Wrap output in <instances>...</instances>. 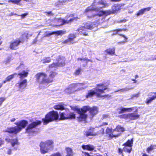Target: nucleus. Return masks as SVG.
Segmentation results:
<instances>
[{
    "mask_svg": "<svg viewBox=\"0 0 156 156\" xmlns=\"http://www.w3.org/2000/svg\"><path fill=\"white\" fill-rule=\"evenodd\" d=\"M3 83H0V88H1L2 87V85L3 84Z\"/></svg>",
    "mask_w": 156,
    "mask_h": 156,
    "instance_id": "obj_62",
    "label": "nucleus"
},
{
    "mask_svg": "<svg viewBox=\"0 0 156 156\" xmlns=\"http://www.w3.org/2000/svg\"><path fill=\"white\" fill-rule=\"evenodd\" d=\"M120 118H124L125 119H129V114H124L120 116Z\"/></svg>",
    "mask_w": 156,
    "mask_h": 156,
    "instance_id": "obj_39",
    "label": "nucleus"
},
{
    "mask_svg": "<svg viewBox=\"0 0 156 156\" xmlns=\"http://www.w3.org/2000/svg\"><path fill=\"white\" fill-rule=\"evenodd\" d=\"M5 152L8 155H11L12 154V150L11 149L6 148L4 149Z\"/></svg>",
    "mask_w": 156,
    "mask_h": 156,
    "instance_id": "obj_38",
    "label": "nucleus"
},
{
    "mask_svg": "<svg viewBox=\"0 0 156 156\" xmlns=\"http://www.w3.org/2000/svg\"><path fill=\"white\" fill-rule=\"evenodd\" d=\"M58 67V64L56 63H53L49 66V70L55 69Z\"/></svg>",
    "mask_w": 156,
    "mask_h": 156,
    "instance_id": "obj_31",
    "label": "nucleus"
},
{
    "mask_svg": "<svg viewBox=\"0 0 156 156\" xmlns=\"http://www.w3.org/2000/svg\"><path fill=\"white\" fill-rule=\"evenodd\" d=\"M81 69L80 68H79L77 69L75 72L74 73V74L76 76L80 74Z\"/></svg>",
    "mask_w": 156,
    "mask_h": 156,
    "instance_id": "obj_40",
    "label": "nucleus"
},
{
    "mask_svg": "<svg viewBox=\"0 0 156 156\" xmlns=\"http://www.w3.org/2000/svg\"><path fill=\"white\" fill-rule=\"evenodd\" d=\"M95 2H93L92 5L87 7L85 10L84 12L85 13H87L93 10H95L96 11H99V12L96 15H94L91 16H88V18H93L94 19H99V18L100 16L103 15H107L112 13H117L120 9L121 6L120 5L115 4L112 7V11L108 10L105 11L100 10V8H102L106 6L107 4H105L103 1L101 0L98 2V3L100 5H102V6L98 7L97 8H94L93 6L95 5Z\"/></svg>",
    "mask_w": 156,
    "mask_h": 156,
    "instance_id": "obj_1",
    "label": "nucleus"
},
{
    "mask_svg": "<svg viewBox=\"0 0 156 156\" xmlns=\"http://www.w3.org/2000/svg\"><path fill=\"white\" fill-rule=\"evenodd\" d=\"M82 153L83 154V156H92L90 155L89 153L87 152H83Z\"/></svg>",
    "mask_w": 156,
    "mask_h": 156,
    "instance_id": "obj_51",
    "label": "nucleus"
},
{
    "mask_svg": "<svg viewBox=\"0 0 156 156\" xmlns=\"http://www.w3.org/2000/svg\"><path fill=\"white\" fill-rule=\"evenodd\" d=\"M41 123V121L36 120L29 124L26 129V132L27 133H31L34 132L35 127Z\"/></svg>",
    "mask_w": 156,
    "mask_h": 156,
    "instance_id": "obj_11",
    "label": "nucleus"
},
{
    "mask_svg": "<svg viewBox=\"0 0 156 156\" xmlns=\"http://www.w3.org/2000/svg\"><path fill=\"white\" fill-rule=\"evenodd\" d=\"M122 30V29H117L116 30H114L113 32V33L112 34H116L117 32L119 31H121V30Z\"/></svg>",
    "mask_w": 156,
    "mask_h": 156,
    "instance_id": "obj_48",
    "label": "nucleus"
},
{
    "mask_svg": "<svg viewBox=\"0 0 156 156\" xmlns=\"http://www.w3.org/2000/svg\"><path fill=\"white\" fill-rule=\"evenodd\" d=\"M113 2H118L121 1V0H111Z\"/></svg>",
    "mask_w": 156,
    "mask_h": 156,
    "instance_id": "obj_60",
    "label": "nucleus"
},
{
    "mask_svg": "<svg viewBox=\"0 0 156 156\" xmlns=\"http://www.w3.org/2000/svg\"><path fill=\"white\" fill-rule=\"evenodd\" d=\"M54 108L57 110H62L64 109V106L61 104L55 105Z\"/></svg>",
    "mask_w": 156,
    "mask_h": 156,
    "instance_id": "obj_30",
    "label": "nucleus"
},
{
    "mask_svg": "<svg viewBox=\"0 0 156 156\" xmlns=\"http://www.w3.org/2000/svg\"><path fill=\"white\" fill-rule=\"evenodd\" d=\"M16 75V73H14L8 76L6 78L5 80L3 81V83H5L7 82L10 81L11 80L13 79L15 76Z\"/></svg>",
    "mask_w": 156,
    "mask_h": 156,
    "instance_id": "obj_25",
    "label": "nucleus"
},
{
    "mask_svg": "<svg viewBox=\"0 0 156 156\" xmlns=\"http://www.w3.org/2000/svg\"><path fill=\"white\" fill-rule=\"evenodd\" d=\"M140 117V115L135 113L129 114V119L131 120H136Z\"/></svg>",
    "mask_w": 156,
    "mask_h": 156,
    "instance_id": "obj_23",
    "label": "nucleus"
},
{
    "mask_svg": "<svg viewBox=\"0 0 156 156\" xmlns=\"http://www.w3.org/2000/svg\"><path fill=\"white\" fill-rule=\"evenodd\" d=\"M23 66V64H21L18 67V68H17V69H20Z\"/></svg>",
    "mask_w": 156,
    "mask_h": 156,
    "instance_id": "obj_57",
    "label": "nucleus"
},
{
    "mask_svg": "<svg viewBox=\"0 0 156 156\" xmlns=\"http://www.w3.org/2000/svg\"><path fill=\"white\" fill-rule=\"evenodd\" d=\"M37 41V38L34 39V40L33 41V43L35 44Z\"/></svg>",
    "mask_w": 156,
    "mask_h": 156,
    "instance_id": "obj_58",
    "label": "nucleus"
},
{
    "mask_svg": "<svg viewBox=\"0 0 156 156\" xmlns=\"http://www.w3.org/2000/svg\"><path fill=\"white\" fill-rule=\"evenodd\" d=\"M134 107L128 108H121L120 111L119 112V113L121 114L122 113H123L126 112H131V111L134 110Z\"/></svg>",
    "mask_w": 156,
    "mask_h": 156,
    "instance_id": "obj_24",
    "label": "nucleus"
},
{
    "mask_svg": "<svg viewBox=\"0 0 156 156\" xmlns=\"http://www.w3.org/2000/svg\"><path fill=\"white\" fill-rule=\"evenodd\" d=\"M154 147V145H151L150 146L147 148L146 150L147 152L149 154L150 153V152L153 150Z\"/></svg>",
    "mask_w": 156,
    "mask_h": 156,
    "instance_id": "obj_37",
    "label": "nucleus"
},
{
    "mask_svg": "<svg viewBox=\"0 0 156 156\" xmlns=\"http://www.w3.org/2000/svg\"><path fill=\"white\" fill-rule=\"evenodd\" d=\"M85 83H73L70 84L68 88L65 89V92L68 94L73 93L75 91V88L81 87L78 88V90H82L87 88L88 85H86Z\"/></svg>",
    "mask_w": 156,
    "mask_h": 156,
    "instance_id": "obj_9",
    "label": "nucleus"
},
{
    "mask_svg": "<svg viewBox=\"0 0 156 156\" xmlns=\"http://www.w3.org/2000/svg\"><path fill=\"white\" fill-rule=\"evenodd\" d=\"M28 15L27 13H25L24 14H22L21 16L22 18H23L25 17L26 16H27Z\"/></svg>",
    "mask_w": 156,
    "mask_h": 156,
    "instance_id": "obj_53",
    "label": "nucleus"
},
{
    "mask_svg": "<svg viewBox=\"0 0 156 156\" xmlns=\"http://www.w3.org/2000/svg\"><path fill=\"white\" fill-rule=\"evenodd\" d=\"M22 0H9V2H11L13 3L16 4L20 5H23L24 3L21 2Z\"/></svg>",
    "mask_w": 156,
    "mask_h": 156,
    "instance_id": "obj_26",
    "label": "nucleus"
},
{
    "mask_svg": "<svg viewBox=\"0 0 156 156\" xmlns=\"http://www.w3.org/2000/svg\"><path fill=\"white\" fill-rule=\"evenodd\" d=\"M78 61L80 60V61H86L87 60L88 61H90V60L87 59V58H78L77 59Z\"/></svg>",
    "mask_w": 156,
    "mask_h": 156,
    "instance_id": "obj_47",
    "label": "nucleus"
},
{
    "mask_svg": "<svg viewBox=\"0 0 156 156\" xmlns=\"http://www.w3.org/2000/svg\"><path fill=\"white\" fill-rule=\"evenodd\" d=\"M120 35L124 38V41H123L118 42L117 43L118 44H124L126 42H127V39L128 38L122 34H120Z\"/></svg>",
    "mask_w": 156,
    "mask_h": 156,
    "instance_id": "obj_34",
    "label": "nucleus"
},
{
    "mask_svg": "<svg viewBox=\"0 0 156 156\" xmlns=\"http://www.w3.org/2000/svg\"><path fill=\"white\" fill-rule=\"evenodd\" d=\"M124 131V129L123 127H121L120 126H117L116 129H114L112 131V134L115 137L118 136H119V133L116 134V132H123Z\"/></svg>",
    "mask_w": 156,
    "mask_h": 156,
    "instance_id": "obj_16",
    "label": "nucleus"
},
{
    "mask_svg": "<svg viewBox=\"0 0 156 156\" xmlns=\"http://www.w3.org/2000/svg\"><path fill=\"white\" fill-rule=\"evenodd\" d=\"M153 100V99L151 97H150L148 98H147L146 100V103L147 104H149V103H151Z\"/></svg>",
    "mask_w": 156,
    "mask_h": 156,
    "instance_id": "obj_45",
    "label": "nucleus"
},
{
    "mask_svg": "<svg viewBox=\"0 0 156 156\" xmlns=\"http://www.w3.org/2000/svg\"><path fill=\"white\" fill-rule=\"evenodd\" d=\"M151 96L152 97L151 98L153 99V100H154L156 98V92H151Z\"/></svg>",
    "mask_w": 156,
    "mask_h": 156,
    "instance_id": "obj_42",
    "label": "nucleus"
},
{
    "mask_svg": "<svg viewBox=\"0 0 156 156\" xmlns=\"http://www.w3.org/2000/svg\"><path fill=\"white\" fill-rule=\"evenodd\" d=\"M53 142L51 140L41 142L40 144V151L41 154H45L51 150L53 147Z\"/></svg>",
    "mask_w": 156,
    "mask_h": 156,
    "instance_id": "obj_5",
    "label": "nucleus"
},
{
    "mask_svg": "<svg viewBox=\"0 0 156 156\" xmlns=\"http://www.w3.org/2000/svg\"><path fill=\"white\" fill-rule=\"evenodd\" d=\"M96 156H102V155L100 154L96 155Z\"/></svg>",
    "mask_w": 156,
    "mask_h": 156,
    "instance_id": "obj_64",
    "label": "nucleus"
},
{
    "mask_svg": "<svg viewBox=\"0 0 156 156\" xmlns=\"http://www.w3.org/2000/svg\"><path fill=\"white\" fill-rule=\"evenodd\" d=\"M151 7H148L144 8L140 10L137 13V15L139 16L143 15L146 11H149L151 10Z\"/></svg>",
    "mask_w": 156,
    "mask_h": 156,
    "instance_id": "obj_22",
    "label": "nucleus"
},
{
    "mask_svg": "<svg viewBox=\"0 0 156 156\" xmlns=\"http://www.w3.org/2000/svg\"><path fill=\"white\" fill-rule=\"evenodd\" d=\"M73 16V15L72 14H68L66 17L68 18L70 17H72Z\"/></svg>",
    "mask_w": 156,
    "mask_h": 156,
    "instance_id": "obj_54",
    "label": "nucleus"
},
{
    "mask_svg": "<svg viewBox=\"0 0 156 156\" xmlns=\"http://www.w3.org/2000/svg\"><path fill=\"white\" fill-rule=\"evenodd\" d=\"M105 52L108 54L111 55H113L115 54V47L109 48L105 50Z\"/></svg>",
    "mask_w": 156,
    "mask_h": 156,
    "instance_id": "obj_21",
    "label": "nucleus"
},
{
    "mask_svg": "<svg viewBox=\"0 0 156 156\" xmlns=\"http://www.w3.org/2000/svg\"><path fill=\"white\" fill-rule=\"evenodd\" d=\"M104 129L102 128V129L100 131L98 132V133L99 134H103L104 133Z\"/></svg>",
    "mask_w": 156,
    "mask_h": 156,
    "instance_id": "obj_52",
    "label": "nucleus"
},
{
    "mask_svg": "<svg viewBox=\"0 0 156 156\" xmlns=\"http://www.w3.org/2000/svg\"><path fill=\"white\" fill-rule=\"evenodd\" d=\"M60 119H74L75 118V115L73 113H70L66 114L65 112H62L60 114Z\"/></svg>",
    "mask_w": 156,
    "mask_h": 156,
    "instance_id": "obj_13",
    "label": "nucleus"
},
{
    "mask_svg": "<svg viewBox=\"0 0 156 156\" xmlns=\"http://www.w3.org/2000/svg\"><path fill=\"white\" fill-rule=\"evenodd\" d=\"M28 123V122L25 120H23L16 122L14 124L17 125V126L8 128L4 130V131L8 132L9 133H13L14 134H16L20 132L22 129L24 128Z\"/></svg>",
    "mask_w": 156,
    "mask_h": 156,
    "instance_id": "obj_4",
    "label": "nucleus"
},
{
    "mask_svg": "<svg viewBox=\"0 0 156 156\" xmlns=\"http://www.w3.org/2000/svg\"><path fill=\"white\" fill-rule=\"evenodd\" d=\"M4 142V141L2 140L0 138V146L1 145L3 144Z\"/></svg>",
    "mask_w": 156,
    "mask_h": 156,
    "instance_id": "obj_55",
    "label": "nucleus"
},
{
    "mask_svg": "<svg viewBox=\"0 0 156 156\" xmlns=\"http://www.w3.org/2000/svg\"><path fill=\"white\" fill-rule=\"evenodd\" d=\"M56 72L51 71L49 75V77L47 78V75L44 73H39L35 76L36 81L39 84V87L41 88H45L48 86V84L53 81V79L56 75Z\"/></svg>",
    "mask_w": 156,
    "mask_h": 156,
    "instance_id": "obj_2",
    "label": "nucleus"
},
{
    "mask_svg": "<svg viewBox=\"0 0 156 156\" xmlns=\"http://www.w3.org/2000/svg\"><path fill=\"white\" fill-rule=\"evenodd\" d=\"M49 156H62V154L59 152L53 154Z\"/></svg>",
    "mask_w": 156,
    "mask_h": 156,
    "instance_id": "obj_43",
    "label": "nucleus"
},
{
    "mask_svg": "<svg viewBox=\"0 0 156 156\" xmlns=\"http://www.w3.org/2000/svg\"><path fill=\"white\" fill-rule=\"evenodd\" d=\"M45 13H46V15L48 16H52L53 15V14L51 12V11L45 12Z\"/></svg>",
    "mask_w": 156,
    "mask_h": 156,
    "instance_id": "obj_50",
    "label": "nucleus"
},
{
    "mask_svg": "<svg viewBox=\"0 0 156 156\" xmlns=\"http://www.w3.org/2000/svg\"><path fill=\"white\" fill-rule=\"evenodd\" d=\"M65 32L62 30H58L56 31L51 32L48 34L49 35H51L53 34H56L58 35H62L64 34Z\"/></svg>",
    "mask_w": 156,
    "mask_h": 156,
    "instance_id": "obj_29",
    "label": "nucleus"
},
{
    "mask_svg": "<svg viewBox=\"0 0 156 156\" xmlns=\"http://www.w3.org/2000/svg\"><path fill=\"white\" fill-rule=\"evenodd\" d=\"M94 129L90 128L88 130L84 131V134L87 136L95 135L97 134L96 133L94 132Z\"/></svg>",
    "mask_w": 156,
    "mask_h": 156,
    "instance_id": "obj_17",
    "label": "nucleus"
},
{
    "mask_svg": "<svg viewBox=\"0 0 156 156\" xmlns=\"http://www.w3.org/2000/svg\"><path fill=\"white\" fill-rule=\"evenodd\" d=\"M99 19H98V21L95 22L90 23L88 22L84 26H82L79 28L77 29V33L81 34H83L85 35H87L85 31L86 29H88L91 30L94 27H96L100 23L98 22Z\"/></svg>",
    "mask_w": 156,
    "mask_h": 156,
    "instance_id": "obj_7",
    "label": "nucleus"
},
{
    "mask_svg": "<svg viewBox=\"0 0 156 156\" xmlns=\"http://www.w3.org/2000/svg\"><path fill=\"white\" fill-rule=\"evenodd\" d=\"M67 153L66 156H72L73 154L72 149L69 147H66L65 149Z\"/></svg>",
    "mask_w": 156,
    "mask_h": 156,
    "instance_id": "obj_28",
    "label": "nucleus"
},
{
    "mask_svg": "<svg viewBox=\"0 0 156 156\" xmlns=\"http://www.w3.org/2000/svg\"><path fill=\"white\" fill-rule=\"evenodd\" d=\"M97 86L95 89V91L92 90L88 91V93L86 95L87 98H91L94 94H96L98 97H101V94L104 93L105 90L107 89V87L103 84H98Z\"/></svg>",
    "mask_w": 156,
    "mask_h": 156,
    "instance_id": "obj_6",
    "label": "nucleus"
},
{
    "mask_svg": "<svg viewBox=\"0 0 156 156\" xmlns=\"http://www.w3.org/2000/svg\"><path fill=\"white\" fill-rule=\"evenodd\" d=\"M88 111H89L90 114L93 116L97 113L98 109L96 107L90 108L88 106H84L81 109V110H79L77 111L79 115L77 117V119L79 121H84L86 119L87 115L85 113Z\"/></svg>",
    "mask_w": 156,
    "mask_h": 156,
    "instance_id": "obj_3",
    "label": "nucleus"
},
{
    "mask_svg": "<svg viewBox=\"0 0 156 156\" xmlns=\"http://www.w3.org/2000/svg\"><path fill=\"white\" fill-rule=\"evenodd\" d=\"M16 120V119L15 118H12V119H10V121L11 122H14Z\"/></svg>",
    "mask_w": 156,
    "mask_h": 156,
    "instance_id": "obj_56",
    "label": "nucleus"
},
{
    "mask_svg": "<svg viewBox=\"0 0 156 156\" xmlns=\"http://www.w3.org/2000/svg\"><path fill=\"white\" fill-rule=\"evenodd\" d=\"M107 124H108V123L107 122H103V123L102 125H107Z\"/></svg>",
    "mask_w": 156,
    "mask_h": 156,
    "instance_id": "obj_61",
    "label": "nucleus"
},
{
    "mask_svg": "<svg viewBox=\"0 0 156 156\" xmlns=\"http://www.w3.org/2000/svg\"><path fill=\"white\" fill-rule=\"evenodd\" d=\"M6 98L4 97H0V107L1 106L5 100Z\"/></svg>",
    "mask_w": 156,
    "mask_h": 156,
    "instance_id": "obj_41",
    "label": "nucleus"
},
{
    "mask_svg": "<svg viewBox=\"0 0 156 156\" xmlns=\"http://www.w3.org/2000/svg\"><path fill=\"white\" fill-rule=\"evenodd\" d=\"M140 96V93L138 92L137 94H133L132 95V98H138Z\"/></svg>",
    "mask_w": 156,
    "mask_h": 156,
    "instance_id": "obj_44",
    "label": "nucleus"
},
{
    "mask_svg": "<svg viewBox=\"0 0 156 156\" xmlns=\"http://www.w3.org/2000/svg\"><path fill=\"white\" fill-rule=\"evenodd\" d=\"M28 74V72L27 71H23L19 73L18 74L20 79V81L16 84V86L18 87L20 90H22L26 87L27 85V80H23V79L27 77Z\"/></svg>",
    "mask_w": 156,
    "mask_h": 156,
    "instance_id": "obj_8",
    "label": "nucleus"
},
{
    "mask_svg": "<svg viewBox=\"0 0 156 156\" xmlns=\"http://www.w3.org/2000/svg\"><path fill=\"white\" fill-rule=\"evenodd\" d=\"M133 144V139H131L130 140H128L123 145L125 146L123 148L124 151L129 153L131 152L132 149V147Z\"/></svg>",
    "mask_w": 156,
    "mask_h": 156,
    "instance_id": "obj_12",
    "label": "nucleus"
},
{
    "mask_svg": "<svg viewBox=\"0 0 156 156\" xmlns=\"http://www.w3.org/2000/svg\"><path fill=\"white\" fill-rule=\"evenodd\" d=\"M1 39H2L1 37H0V45L2 44V41H1Z\"/></svg>",
    "mask_w": 156,
    "mask_h": 156,
    "instance_id": "obj_63",
    "label": "nucleus"
},
{
    "mask_svg": "<svg viewBox=\"0 0 156 156\" xmlns=\"http://www.w3.org/2000/svg\"><path fill=\"white\" fill-rule=\"evenodd\" d=\"M151 60H156V55H152L151 58Z\"/></svg>",
    "mask_w": 156,
    "mask_h": 156,
    "instance_id": "obj_49",
    "label": "nucleus"
},
{
    "mask_svg": "<svg viewBox=\"0 0 156 156\" xmlns=\"http://www.w3.org/2000/svg\"><path fill=\"white\" fill-rule=\"evenodd\" d=\"M133 87H126L125 88L122 89L120 90L116 91H115V92H123L125 91H127L129 90H132L133 89Z\"/></svg>",
    "mask_w": 156,
    "mask_h": 156,
    "instance_id": "obj_32",
    "label": "nucleus"
},
{
    "mask_svg": "<svg viewBox=\"0 0 156 156\" xmlns=\"http://www.w3.org/2000/svg\"><path fill=\"white\" fill-rule=\"evenodd\" d=\"M41 62L43 63H48L51 62V59L50 58H46L44 59L41 60Z\"/></svg>",
    "mask_w": 156,
    "mask_h": 156,
    "instance_id": "obj_36",
    "label": "nucleus"
},
{
    "mask_svg": "<svg viewBox=\"0 0 156 156\" xmlns=\"http://www.w3.org/2000/svg\"><path fill=\"white\" fill-rule=\"evenodd\" d=\"M112 129H110L108 128L106 130V132L107 133L109 134V136L112 138L113 137H115V136H113L112 134Z\"/></svg>",
    "mask_w": 156,
    "mask_h": 156,
    "instance_id": "obj_33",
    "label": "nucleus"
},
{
    "mask_svg": "<svg viewBox=\"0 0 156 156\" xmlns=\"http://www.w3.org/2000/svg\"><path fill=\"white\" fill-rule=\"evenodd\" d=\"M12 60L11 58L10 57H9L4 60L3 62V64L6 65H8L9 64Z\"/></svg>",
    "mask_w": 156,
    "mask_h": 156,
    "instance_id": "obj_35",
    "label": "nucleus"
},
{
    "mask_svg": "<svg viewBox=\"0 0 156 156\" xmlns=\"http://www.w3.org/2000/svg\"><path fill=\"white\" fill-rule=\"evenodd\" d=\"M77 17H73L70 18L69 20H65L63 19L59 18L58 20V26L62 25L65 24H68L71 23L74 20H76Z\"/></svg>",
    "mask_w": 156,
    "mask_h": 156,
    "instance_id": "obj_14",
    "label": "nucleus"
},
{
    "mask_svg": "<svg viewBox=\"0 0 156 156\" xmlns=\"http://www.w3.org/2000/svg\"><path fill=\"white\" fill-rule=\"evenodd\" d=\"M65 58L59 57L57 63L58 64V66H62L65 65Z\"/></svg>",
    "mask_w": 156,
    "mask_h": 156,
    "instance_id": "obj_19",
    "label": "nucleus"
},
{
    "mask_svg": "<svg viewBox=\"0 0 156 156\" xmlns=\"http://www.w3.org/2000/svg\"><path fill=\"white\" fill-rule=\"evenodd\" d=\"M32 35V34L30 32H28L27 34H24L23 36H26L27 38H28L29 37L31 36Z\"/></svg>",
    "mask_w": 156,
    "mask_h": 156,
    "instance_id": "obj_46",
    "label": "nucleus"
},
{
    "mask_svg": "<svg viewBox=\"0 0 156 156\" xmlns=\"http://www.w3.org/2000/svg\"><path fill=\"white\" fill-rule=\"evenodd\" d=\"M82 147L84 150L91 151H93L95 149V147L93 145L90 144L83 145L82 146Z\"/></svg>",
    "mask_w": 156,
    "mask_h": 156,
    "instance_id": "obj_18",
    "label": "nucleus"
},
{
    "mask_svg": "<svg viewBox=\"0 0 156 156\" xmlns=\"http://www.w3.org/2000/svg\"><path fill=\"white\" fill-rule=\"evenodd\" d=\"M5 140L8 142H10L12 146L14 147L16 145L18 144V140L16 139L10 140L9 138H6L5 139Z\"/></svg>",
    "mask_w": 156,
    "mask_h": 156,
    "instance_id": "obj_20",
    "label": "nucleus"
},
{
    "mask_svg": "<svg viewBox=\"0 0 156 156\" xmlns=\"http://www.w3.org/2000/svg\"><path fill=\"white\" fill-rule=\"evenodd\" d=\"M76 37V36L73 34H71L69 35V38L68 39L65 40L64 42V43H67L71 41Z\"/></svg>",
    "mask_w": 156,
    "mask_h": 156,
    "instance_id": "obj_27",
    "label": "nucleus"
},
{
    "mask_svg": "<svg viewBox=\"0 0 156 156\" xmlns=\"http://www.w3.org/2000/svg\"><path fill=\"white\" fill-rule=\"evenodd\" d=\"M58 117L59 115L57 111L50 112L46 115L45 118L42 119L44 125H47L50 122L57 120Z\"/></svg>",
    "mask_w": 156,
    "mask_h": 156,
    "instance_id": "obj_10",
    "label": "nucleus"
},
{
    "mask_svg": "<svg viewBox=\"0 0 156 156\" xmlns=\"http://www.w3.org/2000/svg\"><path fill=\"white\" fill-rule=\"evenodd\" d=\"M23 41L19 39L16 40L10 43V48L12 49H16L18 48L20 43Z\"/></svg>",
    "mask_w": 156,
    "mask_h": 156,
    "instance_id": "obj_15",
    "label": "nucleus"
},
{
    "mask_svg": "<svg viewBox=\"0 0 156 156\" xmlns=\"http://www.w3.org/2000/svg\"><path fill=\"white\" fill-rule=\"evenodd\" d=\"M142 156H148V155H147V154L146 153H143L142 154Z\"/></svg>",
    "mask_w": 156,
    "mask_h": 156,
    "instance_id": "obj_59",
    "label": "nucleus"
}]
</instances>
